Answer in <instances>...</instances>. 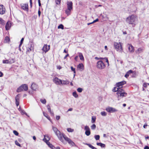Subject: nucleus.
<instances>
[{
    "label": "nucleus",
    "instance_id": "1",
    "mask_svg": "<svg viewBox=\"0 0 149 149\" xmlns=\"http://www.w3.org/2000/svg\"><path fill=\"white\" fill-rule=\"evenodd\" d=\"M52 130L60 141L64 143L65 144V142L64 141L63 139V137L64 134L61 133V132L56 127L52 126Z\"/></svg>",
    "mask_w": 149,
    "mask_h": 149
},
{
    "label": "nucleus",
    "instance_id": "2",
    "mask_svg": "<svg viewBox=\"0 0 149 149\" xmlns=\"http://www.w3.org/2000/svg\"><path fill=\"white\" fill-rule=\"evenodd\" d=\"M136 16L134 15H132L127 17L126 19V22L130 24L133 25V26L134 27L136 24L135 21L137 19Z\"/></svg>",
    "mask_w": 149,
    "mask_h": 149
},
{
    "label": "nucleus",
    "instance_id": "3",
    "mask_svg": "<svg viewBox=\"0 0 149 149\" xmlns=\"http://www.w3.org/2000/svg\"><path fill=\"white\" fill-rule=\"evenodd\" d=\"M116 93L118 95V100H119L121 98L126 97L127 95V93L122 89H120L118 92H117Z\"/></svg>",
    "mask_w": 149,
    "mask_h": 149
},
{
    "label": "nucleus",
    "instance_id": "4",
    "mask_svg": "<svg viewBox=\"0 0 149 149\" xmlns=\"http://www.w3.org/2000/svg\"><path fill=\"white\" fill-rule=\"evenodd\" d=\"M28 90V86L26 84H23L18 87L17 90V92L18 93L22 91H26Z\"/></svg>",
    "mask_w": 149,
    "mask_h": 149
},
{
    "label": "nucleus",
    "instance_id": "5",
    "mask_svg": "<svg viewBox=\"0 0 149 149\" xmlns=\"http://www.w3.org/2000/svg\"><path fill=\"white\" fill-rule=\"evenodd\" d=\"M114 47L117 51L121 52L123 50L121 44L120 42H115L114 43Z\"/></svg>",
    "mask_w": 149,
    "mask_h": 149
},
{
    "label": "nucleus",
    "instance_id": "6",
    "mask_svg": "<svg viewBox=\"0 0 149 149\" xmlns=\"http://www.w3.org/2000/svg\"><path fill=\"white\" fill-rule=\"evenodd\" d=\"M96 66L98 69L100 70H102L104 69L106 66L105 64L102 61H100L97 62Z\"/></svg>",
    "mask_w": 149,
    "mask_h": 149
},
{
    "label": "nucleus",
    "instance_id": "7",
    "mask_svg": "<svg viewBox=\"0 0 149 149\" xmlns=\"http://www.w3.org/2000/svg\"><path fill=\"white\" fill-rule=\"evenodd\" d=\"M47 136L48 138V136L47 135H44V138L43 139V140L48 145L49 147L52 149H54L55 148V147L51 144L48 141L50 140V138H48V139H45V137Z\"/></svg>",
    "mask_w": 149,
    "mask_h": 149
},
{
    "label": "nucleus",
    "instance_id": "8",
    "mask_svg": "<svg viewBox=\"0 0 149 149\" xmlns=\"http://www.w3.org/2000/svg\"><path fill=\"white\" fill-rule=\"evenodd\" d=\"M106 110L109 113H114L118 111V110L115 108L109 107H107L106 108Z\"/></svg>",
    "mask_w": 149,
    "mask_h": 149
},
{
    "label": "nucleus",
    "instance_id": "9",
    "mask_svg": "<svg viewBox=\"0 0 149 149\" xmlns=\"http://www.w3.org/2000/svg\"><path fill=\"white\" fill-rule=\"evenodd\" d=\"M14 60L13 59H9V60H3V63L11 64L14 62Z\"/></svg>",
    "mask_w": 149,
    "mask_h": 149
},
{
    "label": "nucleus",
    "instance_id": "10",
    "mask_svg": "<svg viewBox=\"0 0 149 149\" xmlns=\"http://www.w3.org/2000/svg\"><path fill=\"white\" fill-rule=\"evenodd\" d=\"M53 81L57 85H60L61 84V80L59 79L57 77H56L53 79Z\"/></svg>",
    "mask_w": 149,
    "mask_h": 149
},
{
    "label": "nucleus",
    "instance_id": "11",
    "mask_svg": "<svg viewBox=\"0 0 149 149\" xmlns=\"http://www.w3.org/2000/svg\"><path fill=\"white\" fill-rule=\"evenodd\" d=\"M38 88V86L34 83H33L31 86V89L34 91H36Z\"/></svg>",
    "mask_w": 149,
    "mask_h": 149
},
{
    "label": "nucleus",
    "instance_id": "12",
    "mask_svg": "<svg viewBox=\"0 0 149 149\" xmlns=\"http://www.w3.org/2000/svg\"><path fill=\"white\" fill-rule=\"evenodd\" d=\"M67 8L71 9V10H72L73 3L72 1H68L67 2Z\"/></svg>",
    "mask_w": 149,
    "mask_h": 149
},
{
    "label": "nucleus",
    "instance_id": "13",
    "mask_svg": "<svg viewBox=\"0 0 149 149\" xmlns=\"http://www.w3.org/2000/svg\"><path fill=\"white\" fill-rule=\"evenodd\" d=\"M50 46H47L46 45H44L42 49V50L45 53H46L48 51L49 49Z\"/></svg>",
    "mask_w": 149,
    "mask_h": 149
},
{
    "label": "nucleus",
    "instance_id": "14",
    "mask_svg": "<svg viewBox=\"0 0 149 149\" xmlns=\"http://www.w3.org/2000/svg\"><path fill=\"white\" fill-rule=\"evenodd\" d=\"M5 9L4 6L2 5H0V14L3 15L5 13Z\"/></svg>",
    "mask_w": 149,
    "mask_h": 149
},
{
    "label": "nucleus",
    "instance_id": "15",
    "mask_svg": "<svg viewBox=\"0 0 149 149\" xmlns=\"http://www.w3.org/2000/svg\"><path fill=\"white\" fill-rule=\"evenodd\" d=\"M126 82L125 81H123L121 82H119L116 84V85L119 88H121L122 87V85L125 84Z\"/></svg>",
    "mask_w": 149,
    "mask_h": 149
},
{
    "label": "nucleus",
    "instance_id": "16",
    "mask_svg": "<svg viewBox=\"0 0 149 149\" xmlns=\"http://www.w3.org/2000/svg\"><path fill=\"white\" fill-rule=\"evenodd\" d=\"M21 7L24 10L28 12L29 10L28 6V4H25L21 5Z\"/></svg>",
    "mask_w": 149,
    "mask_h": 149
},
{
    "label": "nucleus",
    "instance_id": "17",
    "mask_svg": "<svg viewBox=\"0 0 149 149\" xmlns=\"http://www.w3.org/2000/svg\"><path fill=\"white\" fill-rule=\"evenodd\" d=\"M127 46L128 47V49L130 52H134V47L132 45L128 44Z\"/></svg>",
    "mask_w": 149,
    "mask_h": 149
},
{
    "label": "nucleus",
    "instance_id": "18",
    "mask_svg": "<svg viewBox=\"0 0 149 149\" xmlns=\"http://www.w3.org/2000/svg\"><path fill=\"white\" fill-rule=\"evenodd\" d=\"M63 138H64L65 140L67 141L69 144L71 141H72L71 139L68 138L65 134L63 135Z\"/></svg>",
    "mask_w": 149,
    "mask_h": 149
},
{
    "label": "nucleus",
    "instance_id": "19",
    "mask_svg": "<svg viewBox=\"0 0 149 149\" xmlns=\"http://www.w3.org/2000/svg\"><path fill=\"white\" fill-rule=\"evenodd\" d=\"M143 50L144 49L143 48H139L136 51V53L137 54H139V53L143 52Z\"/></svg>",
    "mask_w": 149,
    "mask_h": 149
},
{
    "label": "nucleus",
    "instance_id": "20",
    "mask_svg": "<svg viewBox=\"0 0 149 149\" xmlns=\"http://www.w3.org/2000/svg\"><path fill=\"white\" fill-rule=\"evenodd\" d=\"M132 72H133V71L132 70H129L125 75V77L126 78H127L129 76V75Z\"/></svg>",
    "mask_w": 149,
    "mask_h": 149
},
{
    "label": "nucleus",
    "instance_id": "21",
    "mask_svg": "<svg viewBox=\"0 0 149 149\" xmlns=\"http://www.w3.org/2000/svg\"><path fill=\"white\" fill-rule=\"evenodd\" d=\"M11 26V25L10 23L8 22H7L5 28L6 29V30H8L9 29L10 27Z\"/></svg>",
    "mask_w": 149,
    "mask_h": 149
},
{
    "label": "nucleus",
    "instance_id": "22",
    "mask_svg": "<svg viewBox=\"0 0 149 149\" xmlns=\"http://www.w3.org/2000/svg\"><path fill=\"white\" fill-rule=\"evenodd\" d=\"M70 82L67 80H62L61 84L62 85H67L69 84Z\"/></svg>",
    "mask_w": 149,
    "mask_h": 149
},
{
    "label": "nucleus",
    "instance_id": "23",
    "mask_svg": "<svg viewBox=\"0 0 149 149\" xmlns=\"http://www.w3.org/2000/svg\"><path fill=\"white\" fill-rule=\"evenodd\" d=\"M77 68L79 70H83L84 69V65L82 63H80L77 65Z\"/></svg>",
    "mask_w": 149,
    "mask_h": 149
},
{
    "label": "nucleus",
    "instance_id": "24",
    "mask_svg": "<svg viewBox=\"0 0 149 149\" xmlns=\"http://www.w3.org/2000/svg\"><path fill=\"white\" fill-rule=\"evenodd\" d=\"M71 10L67 8L65 11V13L67 15H69L70 14Z\"/></svg>",
    "mask_w": 149,
    "mask_h": 149
},
{
    "label": "nucleus",
    "instance_id": "25",
    "mask_svg": "<svg viewBox=\"0 0 149 149\" xmlns=\"http://www.w3.org/2000/svg\"><path fill=\"white\" fill-rule=\"evenodd\" d=\"M97 146H101V147L103 148H105V145L104 144L102 143H97Z\"/></svg>",
    "mask_w": 149,
    "mask_h": 149
},
{
    "label": "nucleus",
    "instance_id": "26",
    "mask_svg": "<svg viewBox=\"0 0 149 149\" xmlns=\"http://www.w3.org/2000/svg\"><path fill=\"white\" fill-rule=\"evenodd\" d=\"M84 144L88 146L90 148H92V149H97L96 148L93 146H92L91 144H90L85 143H84Z\"/></svg>",
    "mask_w": 149,
    "mask_h": 149
},
{
    "label": "nucleus",
    "instance_id": "27",
    "mask_svg": "<svg viewBox=\"0 0 149 149\" xmlns=\"http://www.w3.org/2000/svg\"><path fill=\"white\" fill-rule=\"evenodd\" d=\"M120 89H121L119 88L117 86L115 87L113 89V91L114 92H118Z\"/></svg>",
    "mask_w": 149,
    "mask_h": 149
},
{
    "label": "nucleus",
    "instance_id": "28",
    "mask_svg": "<svg viewBox=\"0 0 149 149\" xmlns=\"http://www.w3.org/2000/svg\"><path fill=\"white\" fill-rule=\"evenodd\" d=\"M79 56L80 59L81 60H84V58L82 53H79Z\"/></svg>",
    "mask_w": 149,
    "mask_h": 149
},
{
    "label": "nucleus",
    "instance_id": "29",
    "mask_svg": "<svg viewBox=\"0 0 149 149\" xmlns=\"http://www.w3.org/2000/svg\"><path fill=\"white\" fill-rule=\"evenodd\" d=\"M43 115L45 116V117L48 119L51 122V120H50V118L48 116L47 114L45 113L44 112H43Z\"/></svg>",
    "mask_w": 149,
    "mask_h": 149
},
{
    "label": "nucleus",
    "instance_id": "30",
    "mask_svg": "<svg viewBox=\"0 0 149 149\" xmlns=\"http://www.w3.org/2000/svg\"><path fill=\"white\" fill-rule=\"evenodd\" d=\"M72 95L74 96L75 98H77L78 97V95L77 94V92L76 91L72 93Z\"/></svg>",
    "mask_w": 149,
    "mask_h": 149
},
{
    "label": "nucleus",
    "instance_id": "31",
    "mask_svg": "<svg viewBox=\"0 0 149 149\" xmlns=\"http://www.w3.org/2000/svg\"><path fill=\"white\" fill-rule=\"evenodd\" d=\"M96 118L95 116H93L92 117L91 123H94L96 120Z\"/></svg>",
    "mask_w": 149,
    "mask_h": 149
},
{
    "label": "nucleus",
    "instance_id": "32",
    "mask_svg": "<svg viewBox=\"0 0 149 149\" xmlns=\"http://www.w3.org/2000/svg\"><path fill=\"white\" fill-rule=\"evenodd\" d=\"M5 21L1 18L0 17V24H1L2 25H4L5 24Z\"/></svg>",
    "mask_w": 149,
    "mask_h": 149
},
{
    "label": "nucleus",
    "instance_id": "33",
    "mask_svg": "<svg viewBox=\"0 0 149 149\" xmlns=\"http://www.w3.org/2000/svg\"><path fill=\"white\" fill-rule=\"evenodd\" d=\"M85 134L87 136H89L91 134L90 130L88 131H86L85 132Z\"/></svg>",
    "mask_w": 149,
    "mask_h": 149
},
{
    "label": "nucleus",
    "instance_id": "34",
    "mask_svg": "<svg viewBox=\"0 0 149 149\" xmlns=\"http://www.w3.org/2000/svg\"><path fill=\"white\" fill-rule=\"evenodd\" d=\"M100 114L102 116H106L107 115V113L104 111L101 112Z\"/></svg>",
    "mask_w": 149,
    "mask_h": 149
},
{
    "label": "nucleus",
    "instance_id": "35",
    "mask_svg": "<svg viewBox=\"0 0 149 149\" xmlns=\"http://www.w3.org/2000/svg\"><path fill=\"white\" fill-rule=\"evenodd\" d=\"M58 29H64V26L62 24H60L58 27Z\"/></svg>",
    "mask_w": 149,
    "mask_h": 149
},
{
    "label": "nucleus",
    "instance_id": "36",
    "mask_svg": "<svg viewBox=\"0 0 149 149\" xmlns=\"http://www.w3.org/2000/svg\"><path fill=\"white\" fill-rule=\"evenodd\" d=\"M67 130L68 132H72L74 131V130L73 129L71 128H68L67 129Z\"/></svg>",
    "mask_w": 149,
    "mask_h": 149
},
{
    "label": "nucleus",
    "instance_id": "37",
    "mask_svg": "<svg viewBox=\"0 0 149 149\" xmlns=\"http://www.w3.org/2000/svg\"><path fill=\"white\" fill-rule=\"evenodd\" d=\"M94 138L96 140H98L100 139V136L99 135H95L94 136Z\"/></svg>",
    "mask_w": 149,
    "mask_h": 149
},
{
    "label": "nucleus",
    "instance_id": "38",
    "mask_svg": "<svg viewBox=\"0 0 149 149\" xmlns=\"http://www.w3.org/2000/svg\"><path fill=\"white\" fill-rule=\"evenodd\" d=\"M40 101L43 104H45L46 102V100L45 99L43 100L41 99L40 100Z\"/></svg>",
    "mask_w": 149,
    "mask_h": 149
},
{
    "label": "nucleus",
    "instance_id": "39",
    "mask_svg": "<svg viewBox=\"0 0 149 149\" xmlns=\"http://www.w3.org/2000/svg\"><path fill=\"white\" fill-rule=\"evenodd\" d=\"M15 143L17 146L20 147H21V145L16 140L15 141Z\"/></svg>",
    "mask_w": 149,
    "mask_h": 149
},
{
    "label": "nucleus",
    "instance_id": "40",
    "mask_svg": "<svg viewBox=\"0 0 149 149\" xmlns=\"http://www.w3.org/2000/svg\"><path fill=\"white\" fill-rule=\"evenodd\" d=\"M77 91L79 93H81L83 91V89L81 88H79L77 89Z\"/></svg>",
    "mask_w": 149,
    "mask_h": 149
},
{
    "label": "nucleus",
    "instance_id": "41",
    "mask_svg": "<svg viewBox=\"0 0 149 149\" xmlns=\"http://www.w3.org/2000/svg\"><path fill=\"white\" fill-rule=\"evenodd\" d=\"M96 127V125L95 124H93L91 126V128L92 130H94L95 129Z\"/></svg>",
    "mask_w": 149,
    "mask_h": 149
},
{
    "label": "nucleus",
    "instance_id": "42",
    "mask_svg": "<svg viewBox=\"0 0 149 149\" xmlns=\"http://www.w3.org/2000/svg\"><path fill=\"white\" fill-rule=\"evenodd\" d=\"M61 0H55V2L57 4L59 5L60 4L61 2Z\"/></svg>",
    "mask_w": 149,
    "mask_h": 149
},
{
    "label": "nucleus",
    "instance_id": "43",
    "mask_svg": "<svg viewBox=\"0 0 149 149\" xmlns=\"http://www.w3.org/2000/svg\"><path fill=\"white\" fill-rule=\"evenodd\" d=\"M5 40L6 42H8L9 41L10 39L8 36H6L5 38Z\"/></svg>",
    "mask_w": 149,
    "mask_h": 149
},
{
    "label": "nucleus",
    "instance_id": "44",
    "mask_svg": "<svg viewBox=\"0 0 149 149\" xmlns=\"http://www.w3.org/2000/svg\"><path fill=\"white\" fill-rule=\"evenodd\" d=\"M104 60L106 61V62L107 63L108 66H109V64L107 58H104Z\"/></svg>",
    "mask_w": 149,
    "mask_h": 149
},
{
    "label": "nucleus",
    "instance_id": "45",
    "mask_svg": "<svg viewBox=\"0 0 149 149\" xmlns=\"http://www.w3.org/2000/svg\"><path fill=\"white\" fill-rule=\"evenodd\" d=\"M132 73H133V74L132 76V77H136V72L135 71H133V72H132Z\"/></svg>",
    "mask_w": 149,
    "mask_h": 149
},
{
    "label": "nucleus",
    "instance_id": "46",
    "mask_svg": "<svg viewBox=\"0 0 149 149\" xmlns=\"http://www.w3.org/2000/svg\"><path fill=\"white\" fill-rule=\"evenodd\" d=\"M84 129L86 131H88L90 130L89 127L88 126H86L84 127Z\"/></svg>",
    "mask_w": 149,
    "mask_h": 149
},
{
    "label": "nucleus",
    "instance_id": "47",
    "mask_svg": "<svg viewBox=\"0 0 149 149\" xmlns=\"http://www.w3.org/2000/svg\"><path fill=\"white\" fill-rule=\"evenodd\" d=\"M71 70L75 74L76 73L75 68H73V67L72 66H71Z\"/></svg>",
    "mask_w": 149,
    "mask_h": 149
},
{
    "label": "nucleus",
    "instance_id": "48",
    "mask_svg": "<svg viewBox=\"0 0 149 149\" xmlns=\"http://www.w3.org/2000/svg\"><path fill=\"white\" fill-rule=\"evenodd\" d=\"M13 132V133L16 136H18L19 134L18 133L16 130H14Z\"/></svg>",
    "mask_w": 149,
    "mask_h": 149
},
{
    "label": "nucleus",
    "instance_id": "49",
    "mask_svg": "<svg viewBox=\"0 0 149 149\" xmlns=\"http://www.w3.org/2000/svg\"><path fill=\"white\" fill-rule=\"evenodd\" d=\"M70 145H71L72 146H74L75 145V144L72 141H71L69 143Z\"/></svg>",
    "mask_w": 149,
    "mask_h": 149
},
{
    "label": "nucleus",
    "instance_id": "50",
    "mask_svg": "<svg viewBox=\"0 0 149 149\" xmlns=\"http://www.w3.org/2000/svg\"><path fill=\"white\" fill-rule=\"evenodd\" d=\"M19 94L17 95L15 97V100H19Z\"/></svg>",
    "mask_w": 149,
    "mask_h": 149
},
{
    "label": "nucleus",
    "instance_id": "51",
    "mask_svg": "<svg viewBox=\"0 0 149 149\" xmlns=\"http://www.w3.org/2000/svg\"><path fill=\"white\" fill-rule=\"evenodd\" d=\"M19 100H15L16 104L17 106L19 105Z\"/></svg>",
    "mask_w": 149,
    "mask_h": 149
},
{
    "label": "nucleus",
    "instance_id": "52",
    "mask_svg": "<svg viewBox=\"0 0 149 149\" xmlns=\"http://www.w3.org/2000/svg\"><path fill=\"white\" fill-rule=\"evenodd\" d=\"M47 109L49 112H51V109L50 107V106L49 105H47Z\"/></svg>",
    "mask_w": 149,
    "mask_h": 149
},
{
    "label": "nucleus",
    "instance_id": "53",
    "mask_svg": "<svg viewBox=\"0 0 149 149\" xmlns=\"http://www.w3.org/2000/svg\"><path fill=\"white\" fill-rule=\"evenodd\" d=\"M95 59L97 60L104 59V58L101 57L98 58L97 57H96L95 58Z\"/></svg>",
    "mask_w": 149,
    "mask_h": 149
},
{
    "label": "nucleus",
    "instance_id": "54",
    "mask_svg": "<svg viewBox=\"0 0 149 149\" xmlns=\"http://www.w3.org/2000/svg\"><path fill=\"white\" fill-rule=\"evenodd\" d=\"M21 114L22 115L26 114V113L25 112L24 110H22L21 111Z\"/></svg>",
    "mask_w": 149,
    "mask_h": 149
},
{
    "label": "nucleus",
    "instance_id": "55",
    "mask_svg": "<svg viewBox=\"0 0 149 149\" xmlns=\"http://www.w3.org/2000/svg\"><path fill=\"white\" fill-rule=\"evenodd\" d=\"M60 118V116H56V119L57 120H59Z\"/></svg>",
    "mask_w": 149,
    "mask_h": 149
},
{
    "label": "nucleus",
    "instance_id": "56",
    "mask_svg": "<svg viewBox=\"0 0 149 149\" xmlns=\"http://www.w3.org/2000/svg\"><path fill=\"white\" fill-rule=\"evenodd\" d=\"M30 3V7L31 8L32 7V0H29Z\"/></svg>",
    "mask_w": 149,
    "mask_h": 149
},
{
    "label": "nucleus",
    "instance_id": "57",
    "mask_svg": "<svg viewBox=\"0 0 149 149\" xmlns=\"http://www.w3.org/2000/svg\"><path fill=\"white\" fill-rule=\"evenodd\" d=\"M99 21V19L97 18V19H96L95 20H94L93 22H92V23H94L96 22H98V21Z\"/></svg>",
    "mask_w": 149,
    "mask_h": 149
},
{
    "label": "nucleus",
    "instance_id": "58",
    "mask_svg": "<svg viewBox=\"0 0 149 149\" xmlns=\"http://www.w3.org/2000/svg\"><path fill=\"white\" fill-rule=\"evenodd\" d=\"M24 38H22V39H21V40L20 41V43H23V41H24Z\"/></svg>",
    "mask_w": 149,
    "mask_h": 149
},
{
    "label": "nucleus",
    "instance_id": "59",
    "mask_svg": "<svg viewBox=\"0 0 149 149\" xmlns=\"http://www.w3.org/2000/svg\"><path fill=\"white\" fill-rule=\"evenodd\" d=\"M40 14H41V12H40V9H39V10H38V15L39 16H40Z\"/></svg>",
    "mask_w": 149,
    "mask_h": 149
},
{
    "label": "nucleus",
    "instance_id": "60",
    "mask_svg": "<svg viewBox=\"0 0 149 149\" xmlns=\"http://www.w3.org/2000/svg\"><path fill=\"white\" fill-rule=\"evenodd\" d=\"M144 149H149V147L148 146H146L144 148Z\"/></svg>",
    "mask_w": 149,
    "mask_h": 149
},
{
    "label": "nucleus",
    "instance_id": "61",
    "mask_svg": "<svg viewBox=\"0 0 149 149\" xmlns=\"http://www.w3.org/2000/svg\"><path fill=\"white\" fill-rule=\"evenodd\" d=\"M73 110V109L72 108H70L68 110L67 112L69 111H71Z\"/></svg>",
    "mask_w": 149,
    "mask_h": 149
},
{
    "label": "nucleus",
    "instance_id": "62",
    "mask_svg": "<svg viewBox=\"0 0 149 149\" xmlns=\"http://www.w3.org/2000/svg\"><path fill=\"white\" fill-rule=\"evenodd\" d=\"M3 75V74L1 72H0V77H2Z\"/></svg>",
    "mask_w": 149,
    "mask_h": 149
},
{
    "label": "nucleus",
    "instance_id": "63",
    "mask_svg": "<svg viewBox=\"0 0 149 149\" xmlns=\"http://www.w3.org/2000/svg\"><path fill=\"white\" fill-rule=\"evenodd\" d=\"M143 86L144 87H146L147 86V84L146 83H144L143 84Z\"/></svg>",
    "mask_w": 149,
    "mask_h": 149
},
{
    "label": "nucleus",
    "instance_id": "64",
    "mask_svg": "<svg viewBox=\"0 0 149 149\" xmlns=\"http://www.w3.org/2000/svg\"><path fill=\"white\" fill-rule=\"evenodd\" d=\"M69 54H66L65 56L64 57V59H66V58L69 56Z\"/></svg>",
    "mask_w": 149,
    "mask_h": 149
}]
</instances>
